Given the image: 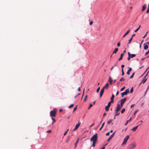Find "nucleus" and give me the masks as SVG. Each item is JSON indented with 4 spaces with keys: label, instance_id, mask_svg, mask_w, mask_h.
<instances>
[{
    "label": "nucleus",
    "instance_id": "nucleus-60",
    "mask_svg": "<svg viewBox=\"0 0 149 149\" xmlns=\"http://www.w3.org/2000/svg\"><path fill=\"white\" fill-rule=\"evenodd\" d=\"M59 111L60 112H62V111H63V110L62 109H59Z\"/></svg>",
    "mask_w": 149,
    "mask_h": 149
},
{
    "label": "nucleus",
    "instance_id": "nucleus-47",
    "mask_svg": "<svg viewBox=\"0 0 149 149\" xmlns=\"http://www.w3.org/2000/svg\"><path fill=\"white\" fill-rule=\"evenodd\" d=\"M149 53V51L148 50V51L146 52V53L145 54V55H147Z\"/></svg>",
    "mask_w": 149,
    "mask_h": 149
},
{
    "label": "nucleus",
    "instance_id": "nucleus-10",
    "mask_svg": "<svg viewBox=\"0 0 149 149\" xmlns=\"http://www.w3.org/2000/svg\"><path fill=\"white\" fill-rule=\"evenodd\" d=\"M147 76V74H146V76H145V77L144 78V79L142 80V81H141V83H143V84H144L146 81L147 79V78H146V77Z\"/></svg>",
    "mask_w": 149,
    "mask_h": 149
},
{
    "label": "nucleus",
    "instance_id": "nucleus-42",
    "mask_svg": "<svg viewBox=\"0 0 149 149\" xmlns=\"http://www.w3.org/2000/svg\"><path fill=\"white\" fill-rule=\"evenodd\" d=\"M69 129H68L64 134V136H65L67 134L68 131Z\"/></svg>",
    "mask_w": 149,
    "mask_h": 149
},
{
    "label": "nucleus",
    "instance_id": "nucleus-22",
    "mask_svg": "<svg viewBox=\"0 0 149 149\" xmlns=\"http://www.w3.org/2000/svg\"><path fill=\"white\" fill-rule=\"evenodd\" d=\"M128 56L127 59L129 61V60H130V58H131L130 56V52H128Z\"/></svg>",
    "mask_w": 149,
    "mask_h": 149
},
{
    "label": "nucleus",
    "instance_id": "nucleus-57",
    "mask_svg": "<svg viewBox=\"0 0 149 149\" xmlns=\"http://www.w3.org/2000/svg\"><path fill=\"white\" fill-rule=\"evenodd\" d=\"M134 104H133L131 105L130 106L131 108H132L134 106Z\"/></svg>",
    "mask_w": 149,
    "mask_h": 149
},
{
    "label": "nucleus",
    "instance_id": "nucleus-38",
    "mask_svg": "<svg viewBox=\"0 0 149 149\" xmlns=\"http://www.w3.org/2000/svg\"><path fill=\"white\" fill-rule=\"evenodd\" d=\"M74 105V104H72L71 105H70L68 107L70 108H71Z\"/></svg>",
    "mask_w": 149,
    "mask_h": 149
},
{
    "label": "nucleus",
    "instance_id": "nucleus-64",
    "mask_svg": "<svg viewBox=\"0 0 149 149\" xmlns=\"http://www.w3.org/2000/svg\"><path fill=\"white\" fill-rule=\"evenodd\" d=\"M105 148V147L103 146L101 149H104Z\"/></svg>",
    "mask_w": 149,
    "mask_h": 149
},
{
    "label": "nucleus",
    "instance_id": "nucleus-9",
    "mask_svg": "<svg viewBox=\"0 0 149 149\" xmlns=\"http://www.w3.org/2000/svg\"><path fill=\"white\" fill-rule=\"evenodd\" d=\"M104 88H102L101 89V90L100 91V97H101L102 96V95L103 94L104 92Z\"/></svg>",
    "mask_w": 149,
    "mask_h": 149
},
{
    "label": "nucleus",
    "instance_id": "nucleus-34",
    "mask_svg": "<svg viewBox=\"0 0 149 149\" xmlns=\"http://www.w3.org/2000/svg\"><path fill=\"white\" fill-rule=\"evenodd\" d=\"M87 97H88V96L87 95H86L85 96L84 98V101L85 102L86 101Z\"/></svg>",
    "mask_w": 149,
    "mask_h": 149
},
{
    "label": "nucleus",
    "instance_id": "nucleus-58",
    "mask_svg": "<svg viewBox=\"0 0 149 149\" xmlns=\"http://www.w3.org/2000/svg\"><path fill=\"white\" fill-rule=\"evenodd\" d=\"M123 105V104L120 103V107L121 108L122 107Z\"/></svg>",
    "mask_w": 149,
    "mask_h": 149
},
{
    "label": "nucleus",
    "instance_id": "nucleus-44",
    "mask_svg": "<svg viewBox=\"0 0 149 149\" xmlns=\"http://www.w3.org/2000/svg\"><path fill=\"white\" fill-rule=\"evenodd\" d=\"M120 42H118V43H117V46L118 47H120Z\"/></svg>",
    "mask_w": 149,
    "mask_h": 149
},
{
    "label": "nucleus",
    "instance_id": "nucleus-7",
    "mask_svg": "<svg viewBox=\"0 0 149 149\" xmlns=\"http://www.w3.org/2000/svg\"><path fill=\"white\" fill-rule=\"evenodd\" d=\"M121 108L120 107V105L118 104L117 108L116 110V112H118L120 109Z\"/></svg>",
    "mask_w": 149,
    "mask_h": 149
},
{
    "label": "nucleus",
    "instance_id": "nucleus-49",
    "mask_svg": "<svg viewBox=\"0 0 149 149\" xmlns=\"http://www.w3.org/2000/svg\"><path fill=\"white\" fill-rule=\"evenodd\" d=\"M51 130H48L47 131V132L48 133H51Z\"/></svg>",
    "mask_w": 149,
    "mask_h": 149
},
{
    "label": "nucleus",
    "instance_id": "nucleus-15",
    "mask_svg": "<svg viewBox=\"0 0 149 149\" xmlns=\"http://www.w3.org/2000/svg\"><path fill=\"white\" fill-rule=\"evenodd\" d=\"M123 55H124V53H122L120 55V57L118 59L119 61H120L122 59Z\"/></svg>",
    "mask_w": 149,
    "mask_h": 149
},
{
    "label": "nucleus",
    "instance_id": "nucleus-56",
    "mask_svg": "<svg viewBox=\"0 0 149 149\" xmlns=\"http://www.w3.org/2000/svg\"><path fill=\"white\" fill-rule=\"evenodd\" d=\"M80 88L81 87H79L78 88V91H80Z\"/></svg>",
    "mask_w": 149,
    "mask_h": 149
},
{
    "label": "nucleus",
    "instance_id": "nucleus-27",
    "mask_svg": "<svg viewBox=\"0 0 149 149\" xmlns=\"http://www.w3.org/2000/svg\"><path fill=\"white\" fill-rule=\"evenodd\" d=\"M141 25H140L139 26V27L137 28V29L136 30H135V31H134V32H137L139 29L140 28V27H141Z\"/></svg>",
    "mask_w": 149,
    "mask_h": 149
},
{
    "label": "nucleus",
    "instance_id": "nucleus-41",
    "mask_svg": "<svg viewBox=\"0 0 149 149\" xmlns=\"http://www.w3.org/2000/svg\"><path fill=\"white\" fill-rule=\"evenodd\" d=\"M133 87H132L130 90V93H132L133 91Z\"/></svg>",
    "mask_w": 149,
    "mask_h": 149
},
{
    "label": "nucleus",
    "instance_id": "nucleus-16",
    "mask_svg": "<svg viewBox=\"0 0 149 149\" xmlns=\"http://www.w3.org/2000/svg\"><path fill=\"white\" fill-rule=\"evenodd\" d=\"M148 48V46L147 45H146L145 43H144V49L145 50L147 49Z\"/></svg>",
    "mask_w": 149,
    "mask_h": 149
},
{
    "label": "nucleus",
    "instance_id": "nucleus-12",
    "mask_svg": "<svg viewBox=\"0 0 149 149\" xmlns=\"http://www.w3.org/2000/svg\"><path fill=\"white\" fill-rule=\"evenodd\" d=\"M130 31V29H129L125 34L123 36V37H124L125 36H126L127 35L128 33Z\"/></svg>",
    "mask_w": 149,
    "mask_h": 149
},
{
    "label": "nucleus",
    "instance_id": "nucleus-11",
    "mask_svg": "<svg viewBox=\"0 0 149 149\" xmlns=\"http://www.w3.org/2000/svg\"><path fill=\"white\" fill-rule=\"evenodd\" d=\"M128 68H129V69L127 71V74L128 75H129L130 74V72L132 71V69L131 68L128 67Z\"/></svg>",
    "mask_w": 149,
    "mask_h": 149
},
{
    "label": "nucleus",
    "instance_id": "nucleus-59",
    "mask_svg": "<svg viewBox=\"0 0 149 149\" xmlns=\"http://www.w3.org/2000/svg\"><path fill=\"white\" fill-rule=\"evenodd\" d=\"M149 67H148V68L146 69V70L145 71V72H144V73H145V72H146V71L148 70V69H149Z\"/></svg>",
    "mask_w": 149,
    "mask_h": 149
},
{
    "label": "nucleus",
    "instance_id": "nucleus-2",
    "mask_svg": "<svg viewBox=\"0 0 149 149\" xmlns=\"http://www.w3.org/2000/svg\"><path fill=\"white\" fill-rule=\"evenodd\" d=\"M97 139V134L96 133L90 139V141L92 142H96Z\"/></svg>",
    "mask_w": 149,
    "mask_h": 149
},
{
    "label": "nucleus",
    "instance_id": "nucleus-46",
    "mask_svg": "<svg viewBox=\"0 0 149 149\" xmlns=\"http://www.w3.org/2000/svg\"><path fill=\"white\" fill-rule=\"evenodd\" d=\"M148 32L147 31V32H146V34L143 37V38H144L146 36L147 34H148Z\"/></svg>",
    "mask_w": 149,
    "mask_h": 149
},
{
    "label": "nucleus",
    "instance_id": "nucleus-32",
    "mask_svg": "<svg viewBox=\"0 0 149 149\" xmlns=\"http://www.w3.org/2000/svg\"><path fill=\"white\" fill-rule=\"evenodd\" d=\"M134 72L130 76V77H129L130 79H132L133 78L134 76Z\"/></svg>",
    "mask_w": 149,
    "mask_h": 149
},
{
    "label": "nucleus",
    "instance_id": "nucleus-36",
    "mask_svg": "<svg viewBox=\"0 0 149 149\" xmlns=\"http://www.w3.org/2000/svg\"><path fill=\"white\" fill-rule=\"evenodd\" d=\"M125 111V108H123L121 111V113H124Z\"/></svg>",
    "mask_w": 149,
    "mask_h": 149
},
{
    "label": "nucleus",
    "instance_id": "nucleus-50",
    "mask_svg": "<svg viewBox=\"0 0 149 149\" xmlns=\"http://www.w3.org/2000/svg\"><path fill=\"white\" fill-rule=\"evenodd\" d=\"M124 66H125L124 65H121V67L122 69H123V68L124 67Z\"/></svg>",
    "mask_w": 149,
    "mask_h": 149
},
{
    "label": "nucleus",
    "instance_id": "nucleus-35",
    "mask_svg": "<svg viewBox=\"0 0 149 149\" xmlns=\"http://www.w3.org/2000/svg\"><path fill=\"white\" fill-rule=\"evenodd\" d=\"M77 105L74 107V109H73V112H74V111H75L77 109Z\"/></svg>",
    "mask_w": 149,
    "mask_h": 149
},
{
    "label": "nucleus",
    "instance_id": "nucleus-62",
    "mask_svg": "<svg viewBox=\"0 0 149 149\" xmlns=\"http://www.w3.org/2000/svg\"><path fill=\"white\" fill-rule=\"evenodd\" d=\"M118 93H119V92H118V91H117V92L116 94V95H118Z\"/></svg>",
    "mask_w": 149,
    "mask_h": 149
},
{
    "label": "nucleus",
    "instance_id": "nucleus-4",
    "mask_svg": "<svg viewBox=\"0 0 149 149\" xmlns=\"http://www.w3.org/2000/svg\"><path fill=\"white\" fill-rule=\"evenodd\" d=\"M129 91L128 89H127L125 92L121 93V96L123 97L124 96L126 95L128 93H129Z\"/></svg>",
    "mask_w": 149,
    "mask_h": 149
},
{
    "label": "nucleus",
    "instance_id": "nucleus-43",
    "mask_svg": "<svg viewBox=\"0 0 149 149\" xmlns=\"http://www.w3.org/2000/svg\"><path fill=\"white\" fill-rule=\"evenodd\" d=\"M125 88V87L124 86L121 89H120V91H123L124 90V89Z\"/></svg>",
    "mask_w": 149,
    "mask_h": 149
},
{
    "label": "nucleus",
    "instance_id": "nucleus-51",
    "mask_svg": "<svg viewBox=\"0 0 149 149\" xmlns=\"http://www.w3.org/2000/svg\"><path fill=\"white\" fill-rule=\"evenodd\" d=\"M77 129V127H75V128L73 129V131H75Z\"/></svg>",
    "mask_w": 149,
    "mask_h": 149
},
{
    "label": "nucleus",
    "instance_id": "nucleus-26",
    "mask_svg": "<svg viewBox=\"0 0 149 149\" xmlns=\"http://www.w3.org/2000/svg\"><path fill=\"white\" fill-rule=\"evenodd\" d=\"M113 136V135H111L110 137L108 139L107 141H109L111 139Z\"/></svg>",
    "mask_w": 149,
    "mask_h": 149
},
{
    "label": "nucleus",
    "instance_id": "nucleus-30",
    "mask_svg": "<svg viewBox=\"0 0 149 149\" xmlns=\"http://www.w3.org/2000/svg\"><path fill=\"white\" fill-rule=\"evenodd\" d=\"M113 121V120L111 119L109 121L107 122V123L108 124H109L110 123H111Z\"/></svg>",
    "mask_w": 149,
    "mask_h": 149
},
{
    "label": "nucleus",
    "instance_id": "nucleus-39",
    "mask_svg": "<svg viewBox=\"0 0 149 149\" xmlns=\"http://www.w3.org/2000/svg\"><path fill=\"white\" fill-rule=\"evenodd\" d=\"M100 87H99L96 90V92L97 93H98L99 91V90H100Z\"/></svg>",
    "mask_w": 149,
    "mask_h": 149
},
{
    "label": "nucleus",
    "instance_id": "nucleus-28",
    "mask_svg": "<svg viewBox=\"0 0 149 149\" xmlns=\"http://www.w3.org/2000/svg\"><path fill=\"white\" fill-rule=\"evenodd\" d=\"M96 142H93V144L92 146V147L94 148Z\"/></svg>",
    "mask_w": 149,
    "mask_h": 149
},
{
    "label": "nucleus",
    "instance_id": "nucleus-53",
    "mask_svg": "<svg viewBox=\"0 0 149 149\" xmlns=\"http://www.w3.org/2000/svg\"><path fill=\"white\" fill-rule=\"evenodd\" d=\"M109 132H107L106 134V136H108L109 135Z\"/></svg>",
    "mask_w": 149,
    "mask_h": 149
},
{
    "label": "nucleus",
    "instance_id": "nucleus-24",
    "mask_svg": "<svg viewBox=\"0 0 149 149\" xmlns=\"http://www.w3.org/2000/svg\"><path fill=\"white\" fill-rule=\"evenodd\" d=\"M130 56L131 58H133L134 57H135L136 56V55L135 54H131L130 53Z\"/></svg>",
    "mask_w": 149,
    "mask_h": 149
},
{
    "label": "nucleus",
    "instance_id": "nucleus-14",
    "mask_svg": "<svg viewBox=\"0 0 149 149\" xmlns=\"http://www.w3.org/2000/svg\"><path fill=\"white\" fill-rule=\"evenodd\" d=\"M109 85V84L108 83H107L105 84V85L103 87V88H104H104L107 89Z\"/></svg>",
    "mask_w": 149,
    "mask_h": 149
},
{
    "label": "nucleus",
    "instance_id": "nucleus-19",
    "mask_svg": "<svg viewBox=\"0 0 149 149\" xmlns=\"http://www.w3.org/2000/svg\"><path fill=\"white\" fill-rule=\"evenodd\" d=\"M113 81L111 77H109V82L110 84H111Z\"/></svg>",
    "mask_w": 149,
    "mask_h": 149
},
{
    "label": "nucleus",
    "instance_id": "nucleus-21",
    "mask_svg": "<svg viewBox=\"0 0 149 149\" xmlns=\"http://www.w3.org/2000/svg\"><path fill=\"white\" fill-rule=\"evenodd\" d=\"M81 122H80L79 121L78 122V123L76 125L75 127H77V128H78V127H79V126L81 124Z\"/></svg>",
    "mask_w": 149,
    "mask_h": 149
},
{
    "label": "nucleus",
    "instance_id": "nucleus-63",
    "mask_svg": "<svg viewBox=\"0 0 149 149\" xmlns=\"http://www.w3.org/2000/svg\"><path fill=\"white\" fill-rule=\"evenodd\" d=\"M106 115V113H104L103 115V116H105Z\"/></svg>",
    "mask_w": 149,
    "mask_h": 149
},
{
    "label": "nucleus",
    "instance_id": "nucleus-6",
    "mask_svg": "<svg viewBox=\"0 0 149 149\" xmlns=\"http://www.w3.org/2000/svg\"><path fill=\"white\" fill-rule=\"evenodd\" d=\"M111 103H112L110 101L109 102L107 106L105 107V109L106 111H108Z\"/></svg>",
    "mask_w": 149,
    "mask_h": 149
},
{
    "label": "nucleus",
    "instance_id": "nucleus-18",
    "mask_svg": "<svg viewBox=\"0 0 149 149\" xmlns=\"http://www.w3.org/2000/svg\"><path fill=\"white\" fill-rule=\"evenodd\" d=\"M147 5L146 4H144L142 7V11H143L146 8Z\"/></svg>",
    "mask_w": 149,
    "mask_h": 149
},
{
    "label": "nucleus",
    "instance_id": "nucleus-31",
    "mask_svg": "<svg viewBox=\"0 0 149 149\" xmlns=\"http://www.w3.org/2000/svg\"><path fill=\"white\" fill-rule=\"evenodd\" d=\"M125 80V78H124V77H122L121 78L120 80V81H124Z\"/></svg>",
    "mask_w": 149,
    "mask_h": 149
},
{
    "label": "nucleus",
    "instance_id": "nucleus-25",
    "mask_svg": "<svg viewBox=\"0 0 149 149\" xmlns=\"http://www.w3.org/2000/svg\"><path fill=\"white\" fill-rule=\"evenodd\" d=\"M79 139H77V141L75 143V144L74 149H75L76 148V147H77V144L79 142Z\"/></svg>",
    "mask_w": 149,
    "mask_h": 149
},
{
    "label": "nucleus",
    "instance_id": "nucleus-40",
    "mask_svg": "<svg viewBox=\"0 0 149 149\" xmlns=\"http://www.w3.org/2000/svg\"><path fill=\"white\" fill-rule=\"evenodd\" d=\"M121 72H122V75L123 76L124 74V72L123 71V69H122V70H121Z\"/></svg>",
    "mask_w": 149,
    "mask_h": 149
},
{
    "label": "nucleus",
    "instance_id": "nucleus-61",
    "mask_svg": "<svg viewBox=\"0 0 149 149\" xmlns=\"http://www.w3.org/2000/svg\"><path fill=\"white\" fill-rule=\"evenodd\" d=\"M93 106V104H90V107H91Z\"/></svg>",
    "mask_w": 149,
    "mask_h": 149
},
{
    "label": "nucleus",
    "instance_id": "nucleus-5",
    "mask_svg": "<svg viewBox=\"0 0 149 149\" xmlns=\"http://www.w3.org/2000/svg\"><path fill=\"white\" fill-rule=\"evenodd\" d=\"M129 135L127 136L123 140V141L122 145H125L128 139H129Z\"/></svg>",
    "mask_w": 149,
    "mask_h": 149
},
{
    "label": "nucleus",
    "instance_id": "nucleus-3",
    "mask_svg": "<svg viewBox=\"0 0 149 149\" xmlns=\"http://www.w3.org/2000/svg\"><path fill=\"white\" fill-rule=\"evenodd\" d=\"M50 116L51 117H55L56 115V111L55 110L53 109L50 112Z\"/></svg>",
    "mask_w": 149,
    "mask_h": 149
},
{
    "label": "nucleus",
    "instance_id": "nucleus-33",
    "mask_svg": "<svg viewBox=\"0 0 149 149\" xmlns=\"http://www.w3.org/2000/svg\"><path fill=\"white\" fill-rule=\"evenodd\" d=\"M132 38H132V37H131L130 38L129 40V42H128V44H129L131 42L132 40Z\"/></svg>",
    "mask_w": 149,
    "mask_h": 149
},
{
    "label": "nucleus",
    "instance_id": "nucleus-55",
    "mask_svg": "<svg viewBox=\"0 0 149 149\" xmlns=\"http://www.w3.org/2000/svg\"><path fill=\"white\" fill-rule=\"evenodd\" d=\"M149 12V8H148V9H147V11H146V13H148Z\"/></svg>",
    "mask_w": 149,
    "mask_h": 149
},
{
    "label": "nucleus",
    "instance_id": "nucleus-52",
    "mask_svg": "<svg viewBox=\"0 0 149 149\" xmlns=\"http://www.w3.org/2000/svg\"><path fill=\"white\" fill-rule=\"evenodd\" d=\"M137 111H138V110H136L135 111V112L134 113V116H135V115L136 114V113L137 112Z\"/></svg>",
    "mask_w": 149,
    "mask_h": 149
},
{
    "label": "nucleus",
    "instance_id": "nucleus-20",
    "mask_svg": "<svg viewBox=\"0 0 149 149\" xmlns=\"http://www.w3.org/2000/svg\"><path fill=\"white\" fill-rule=\"evenodd\" d=\"M138 126H139V125H137V126L133 127L132 129V130L134 131H135L137 129V128Z\"/></svg>",
    "mask_w": 149,
    "mask_h": 149
},
{
    "label": "nucleus",
    "instance_id": "nucleus-1",
    "mask_svg": "<svg viewBox=\"0 0 149 149\" xmlns=\"http://www.w3.org/2000/svg\"><path fill=\"white\" fill-rule=\"evenodd\" d=\"M136 146L135 142H134L129 145L128 149H132L135 148Z\"/></svg>",
    "mask_w": 149,
    "mask_h": 149
},
{
    "label": "nucleus",
    "instance_id": "nucleus-23",
    "mask_svg": "<svg viewBox=\"0 0 149 149\" xmlns=\"http://www.w3.org/2000/svg\"><path fill=\"white\" fill-rule=\"evenodd\" d=\"M132 120V118H131L129 120H127L126 121V123L125 124V125H127V124L130 121Z\"/></svg>",
    "mask_w": 149,
    "mask_h": 149
},
{
    "label": "nucleus",
    "instance_id": "nucleus-13",
    "mask_svg": "<svg viewBox=\"0 0 149 149\" xmlns=\"http://www.w3.org/2000/svg\"><path fill=\"white\" fill-rule=\"evenodd\" d=\"M114 97V95L113 94L112 95V96L111 97V101H110V102H111L112 103H113V99Z\"/></svg>",
    "mask_w": 149,
    "mask_h": 149
},
{
    "label": "nucleus",
    "instance_id": "nucleus-48",
    "mask_svg": "<svg viewBox=\"0 0 149 149\" xmlns=\"http://www.w3.org/2000/svg\"><path fill=\"white\" fill-rule=\"evenodd\" d=\"M93 23V22H92V21L90 22V23H89V25H91Z\"/></svg>",
    "mask_w": 149,
    "mask_h": 149
},
{
    "label": "nucleus",
    "instance_id": "nucleus-8",
    "mask_svg": "<svg viewBox=\"0 0 149 149\" xmlns=\"http://www.w3.org/2000/svg\"><path fill=\"white\" fill-rule=\"evenodd\" d=\"M127 100V98H125L120 100V103L123 104L125 102V101Z\"/></svg>",
    "mask_w": 149,
    "mask_h": 149
},
{
    "label": "nucleus",
    "instance_id": "nucleus-54",
    "mask_svg": "<svg viewBox=\"0 0 149 149\" xmlns=\"http://www.w3.org/2000/svg\"><path fill=\"white\" fill-rule=\"evenodd\" d=\"M94 123H93L92 124V125H91L90 126V127H91L92 126H94Z\"/></svg>",
    "mask_w": 149,
    "mask_h": 149
},
{
    "label": "nucleus",
    "instance_id": "nucleus-37",
    "mask_svg": "<svg viewBox=\"0 0 149 149\" xmlns=\"http://www.w3.org/2000/svg\"><path fill=\"white\" fill-rule=\"evenodd\" d=\"M118 112H116V114L115 115V116H118L120 114L119 113H118Z\"/></svg>",
    "mask_w": 149,
    "mask_h": 149
},
{
    "label": "nucleus",
    "instance_id": "nucleus-29",
    "mask_svg": "<svg viewBox=\"0 0 149 149\" xmlns=\"http://www.w3.org/2000/svg\"><path fill=\"white\" fill-rule=\"evenodd\" d=\"M104 124H105V122H104L103 123V124H102V125L100 129V130H101L102 128L103 127L104 125Z\"/></svg>",
    "mask_w": 149,
    "mask_h": 149
},
{
    "label": "nucleus",
    "instance_id": "nucleus-45",
    "mask_svg": "<svg viewBox=\"0 0 149 149\" xmlns=\"http://www.w3.org/2000/svg\"><path fill=\"white\" fill-rule=\"evenodd\" d=\"M52 120H53V122H52V123H54L55 122H56V120H55V119L53 118H52Z\"/></svg>",
    "mask_w": 149,
    "mask_h": 149
},
{
    "label": "nucleus",
    "instance_id": "nucleus-17",
    "mask_svg": "<svg viewBox=\"0 0 149 149\" xmlns=\"http://www.w3.org/2000/svg\"><path fill=\"white\" fill-rule=\"evenodd\" d=\"M118 50V48H116L113 52L112 54H116Z\"/></svg>",
    "mask_w": 149,
    "mask_h": 149
}]
</instances>
